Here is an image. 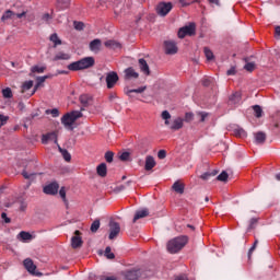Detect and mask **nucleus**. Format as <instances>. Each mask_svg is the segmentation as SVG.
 <instances>
[{"label":"nucleus","instance_id":"nucleus-1","mask_svg":"<svg viewBox=\"0 0 280 280\" xmlns=\"http://www.w3.org/2000/svg\"><path fill=\"white\" fill-rule=\"evenodd\" d=\"M162 119H164L165 126L170 128V130H173V132H176V130H180L185 124V119L182 117H177L173 119L171 122L170 119H172V114H170L168 110H163L161 115Z\"/></svg>","mask_w":280,"mask_h":280},{"label":"nucleus","instance_id":"nucleus-2","mask_svg":"<svg viewBox=\"0 0 280 280\" xmlns=\"http://www.w3.org/2000/svg\"><path fill=\"white\" fill-rule=\"evenodd\" d=\"M95 65V58L93 57H85L78 61H73L68 65L69 71H82L84 69H91Z\"/></svg>","mask_w":280,"mask_h":280},{"label":"nucleus","instance_id":"nucleus-3","mask_svg":"<svg viewBox=\"0 0 280 280\" xmlns=\"http://www.w3.org/2000/svg\"><path fill=\"white\" fill-rule=\"evenodd\" d=\"M80 117H82V112L72 110L61 117V124L66 130H73L75 128L73 127V124H75Z\"/></svg>","mask_w":280,"mask_h":280},{"label":"nucleus","instance_id":"nucleus-4","mask_svg":"<svg viewBox=\"0 0 280 280\" xmlns=\"http://www.w3.org/2000/svg\"><path fill=\"white\" fill-rule=\"evenodd\" d=\"M187 244V236H178L173 240H171L167 243V250L172 255L178 253V250H182L185 248V245Z\"/></svg>","mask_w":280,"mask_h":280},{"label":"nucleus","instance_id":"nucleus-5","mask_svg":"<svg viewBox=\"0 0 280 280\" xmlns=\"http://www.w3.org/2000/svg\"><path fill=\"white\" fill-rule=\"evenodd\" d=\"M196 34V23L191 22L189 25L183 26L178 30V38H185V36H194Z\"/></svg>","mask_w":280,"mask_h":280},{"label":"nucleus","instance_id":"nucleus-6","mask_svg":"<svg viewBox=\"0 0 280 280\" xmlns=\"http://www.w3.org/2000/svg\"><path fill=\"white\" fill-rule=\"evenodd\" d=\"M172 8H174V5H172V2H160L156 5L155 10L159 16H167V14L172 12Z\"/></svg>","mask_w":280,"mask_h":280},{"label":"nucleus","instance_id":"nucleus-7","mask_svg":"<svg viewBox=\"0 0 280 280\" xmlns=\"http://www.w3.org/2000/svg\"><path fill=\"white\" fill-rule=\"evenodd\" d=\"M164 51L167 56H174V54H178V47L176 46V42L174 40H165L164 42Z\"/></svg>","mask_w":280,"mask_h":280},{"label":"nucleus","instance_id":"nucleus-8","mask_svg":"<svg viewBox=\"0 0 280 280\" xmlns=\"http://www.w3.org/2000/svg\"><path fill=\"white\" fill-rule=\"evenodd\" d=\"M122 277L126 280H137L141 277V269H128L122 271Z\"/></svg>","mask_w":280,"mask_h":280},{"label":"nucleus","instance_id":"nucleus-9","mask_svg":"<svg viewBox=\"0 0 280 280\" xmlns=\"http://www.w3.org/2000/svg\"><path fill=\"white\" fill-rule=\"evenodd\" d=\"M117 82H119V75L117 74V72L112 71L107 73L106 75L107 89H113L117 84Z\"/></svg>","mask_w":280,"mask_h":280},{"label":"nucleus","instance_id":"nucleus-10","mask_svg":"<svg viewBox=\"0 0 280 280\" xmlns=\"http://www.w3.org/2000/svg\"><path fill=\"white\" fill-rule=\"evenodd\" d=\"M58 189H60V186L58 185V183L52 182L48 185H46L43 188L44 194H46L47 196H56V194H58Z\"/></svg>","mask_w":280,"mask_h":280},{"label":"nucleus","instance_id":"nucleus-11","mask_svg":"<svg viewBox=\"0 0 280 280\" xmlns=\"http://www.w3.org/2000/svg\"><path fill=\"white\" fill-rule=\"evenodd\" d=\"M49 141H54V143L58 144V135L56 131L42 135V143L44 145H47Z\"/></svg>","mask_w":280,"mask_h":280},{"label":"nucleus","instance_id":"nucleus-12","mask_svg":"<svg viewBox=\"0 0 280 280\" xmlns=\"http://www.w3.org/2000/svg\"><path fill=\"white\" fill-rule=\"evenodd\" d=\"M121 231V226H119V223L117 222H110L109 223V240H115L117 235H119Z\"/></svg>","mask_w":280,"mask_h":280},{"label":"nucleus","instance_id":"nucleus-13","mask_svg":"<svg viewBox=\"0 0 280 280\" xmlns=\"http://www.w3.org/2000/svg\"><path fill=\"white\" fill-rule=\"evenodd\" d=\"M229 104L230 106H240V104H242V93L234 92L232 95H230Z\"/></svg>","mask_w":280,"mask_h":280},{"label":"nucleus","instance_id":"nucleus-14","mask_svg":"<svg viewBox=\"0 0 280 280\" xmlns=\"http://www.w3.org/2000/svg\"><path fill=\"white\" fill-rule=\"evenodd\" d=\"M139 78V72L135 71V68L129 67L125 69V80H137Z\"/></svg>","mask_w":280,"mask_h":280},{"label":"nucleus","instance_id":"nucleus-15","mask_svg":"<svg viewBox=\"0 0 280 280\" xmlns=\"http://www.w3.org/2000/svg\"><path fill=\"white\" fill-rule=\"evenodd\" d=\"M24 268L30 272L31 275H36V265H34V261L30 258L24 259Z\"/></svg>","mask_w":280,"mask_h":280},{"label":"nucleus","instance_id":"nucleus-16","mask_svg":"<svg viewBox=\"0 0 280 280\" xmlns=\"http://www.w3.org/2000/svg\"><path fill=\"white\" fill-rule=\"evenodd\" d=\"M154 167H156V161H154V158L152 155L147 156L144 170L150 172V170H154Z\"/></svg>","mask_w":280,"mask_h":280},{"label":"nucleus","instance_id":"nucleus-17","mask_svg":"<svg viewBox=\"0 0 280 280\" xmlns=\"http://www.w3.org/2000/svg\"><path fill=\"white\" fill-rule=\"evenodd\" d=\"M102 49V39H94L90 43V51L97 54Z\"/></svg>","mask_w":280,"mask_h":280},{"label":"nucleus","instance_id":"nucleus-18","mask_svg":"<svg viewBox=\"0 0 280 280\" xmlns=\"http://www.w3.org/2000/svg\"><path fill=\"white\" fill-rule=\"evenodd\" d=\"M139 68L144 73V75H150V66H148V61L145 59L141 58L138 61Z\"/></svg>","mask_w":280,"mask_h":280},{"label":"nucleus","instance_id":"nucleus-19","mask_svg":"<svg viewBox=\"0 0 280 280\" xmlns=\"http://www.w3.org/2000/svg\"><path fill=\"white\" fill-rule=\"evenodd\" d=\"M96 173L98 176H101L102 178L106 177V174L108 173V168L106 166V163H101L97 167H96Z\"/></svg>","mask_w":280,"mask_h":280},{"label":"nucleus","instance_id":"nucleus-20","mask_svg":"<svg viewBox=\"0 0 280 280\" xmlns=\"http://www.w3.org/2000/svg\"><path fill=\"white\" fill-rule=\"evenodd\" d=\"M16 238L20 241V242H30V240H32V234L30 232H25V231H21Z\"/></svg>","mask_w":280,"mask_h":280},{"label":"nucleus","instance_id":"nucleus-21","mask_svg":"<svg viewBox=\"0 0 280 280\" xmlns=\"http://www.w3.org/2000/svg\"><path fill=\"white\" fill-rule=\"evenodd\" d=\"M148 215H150L148 209L138 210L133 217V222H137V220H141V218H148Z\"/></svg>","mask_w":280,"mask_h":280},{"label":"nucleus","instance_id":"nucleus-22","mask_svg":"<svg viewBox=\"0 0 280 280\" xmlns=\"http://www.w3.org/2000/svg\"><path fill=\"white\" fill-rule=\"evenodd\" d=\"M176 194H185V185L180 182H175L172 186Z\"/></svg>","mask_w":280,"mask_h":280},{"label":"nucleus","instance_id":"nucleus-23","mask_svg":"<svg viewBox=\"0 0 280 280\" xmlns=\"http://www.w3.org/2000/svg\"><path fill=\"white\" fill-rule=\"evenodd\" d=\"M71 5V0H57V8L59 10H67Z\"/></svg>","mask_w":280,"mask_h":280},{"label":"nucleus","instance_id":"nucleus-24","mask_svg":"<svg viewBox=\"0 0 280 280\" xmlns=\"http://www.w3.org/2000/svg\"><path fill=\"white\" fill-rule=\"evenodd\" d=\"M71 246L72 248H80V246H82V237L73 236L71 238Z\"/></svg>","mask_w":280,"mask_h":280},{"label":"nucleus","instance_id":"nucleus-25","mask_svg":"<svg viewBox=\"0 0 280 280\" xmlns=\"http://www.w3.org/2000/svg\"><path fill=\"white\" fill-rule=\"evenodd\" d=\"M42 23H45L46 25H51V21H54V15L49 13H44L40 19Z\"/></svg>","mask_w":280,"mask_h":280},{"label":"nucleus","instance_id":"nucleus-26","mask_svg":"<svg viewBox=\"0 0 280 280\" xmlns=\"http://www.w3.org/2000/svg\"><path fill=\"white\" fill-rule=\"evenodd\" d=\"M71 55L67 54V52H58L55 57L54 60L58 61V60H70Z\"/></svg>","mask_w":280,"mask_h":280},{"label":"nucleus","instance_id":"nucleus-27","mask_svg":"<svg viewBox=\"0 0 280 280\" xmlns=\"http://www.w3.org/2000/svg\"><path fill=\"white\" fill-rule=\"evenodd\" d=\"M58 148H59V152L63 156L65 161H67V163H69L71 161V153H69V151L67 149L60 148V145H58Z\"/></svg>","mask_w":280,"mask_h":280},{"label":"nucleus","instance_id":"nucleus-28","mask_svg":"<svg viewBox=\"0 0 280 280\" xmlns=\"http://www.w3.org/2000/svg\"><path fill=\"white\" fill-rule=\"evenodd\" d=\"M144 91H145V86H141L138 89L128 90L126 92V95H128V97H135V95H132V93H143Z\"/></svg>","mask_w":280,"mask_h":280},{"label":"nucleus","instance_id":"nucleus-29","mask_svg":"<svg viewBox=\"0 0 280 280\" xmlns=\"http://www.w3.org/2000/svg\"><path fill=\"white\" fill-rule=\"evenodd\" d=\"M50 42L54 43L55 47H58V45H62V40L58 37V34L54 33L49 37Z\"/></svg>","mask_w":280,"mask_h":280},{"label":"nucleus","instance_id":"nucleus-30","mask_svg":"<svg viewBox=\"0 0 280 280\" xmlns=\"http://www.w3.org/2000/svg\"><path fill=\"white\" fill-rule=\"evenodd\" d=\"M256 143H264L266 141V133L259 131L255 135Z\"/></svg>","mask_w":280,"mask_h":280},{"label":"nucleus","instance_id":"nucleus-31","mask_svg":"<svg viewBox=\"0 0 280 280\" xmlns=\"http://www.w3.org/2000/svg\"><path fill=\"white\" fill-rule=\"evenodd\" d=\"M234 135L235 137H241V139H244V137H246V130H244V128L236 127L234 129Z\"/></svg>","mask_w":280,"mask_h":280},{"label":"nucleus","instance_id":"nucleus-32","mask_svg":"<svg viewBox=\"0 0 280 280\" xmlns=\"http://www.w3.org/2000/svg\"><path fill=\"white\" fill-rule=\"evenodd\" d=\"M253 110H254L255 117H257L258 119L259 117H261V115H264V109H261V106L259 105H254Z\"/></svg>","mask_w":280,"mask_h":280},{"label":"nucleus","instance_id":"nucleus-33","mask_svg":"<svg viewBox=\"0 0 280 280\" xmlns=\"http://www.w3.org/2000/svg\"><path fill=\"white\" fill-rule=\"evenodd\" d=\"M217 180H220L221 183H226L229 180V173H226V171H223L217 176Z\"/></svg>","mask_w":280,"mask_h":280},{"label":"nucleus","instance_id":"nucleus-34","mask_svg":"<svg viewBox=\"0 0 280 280\" xmlns=\"http://www.w3.org/2000/svg\"><path fill=\"white\" fill-rule=\"evenodd\" d=\"M105 47H109L110 49H115L117 47H120V45H119V43H117L113 39H109V40L105 42Z\"/></svg>","mask_w":280,"mask_h":280},{"label":"nucleus","instance_id":"nucleus-35","mask_svg":"<svg viewBox=\"0 0 280 280\" xmlns=\"http://www.w3.org/2000/svg\"><path fill=\"white\" fill-rule=\"evenodd\" d=\"M90 229L92 233H97L100 230V219L94 220Z\"/></svg>","mask_w":280,"mask_h":280},{"label":"nucleus","instance_id":"nucleus-36","mask_svg":"<svg viewBox=\"0 0 280 280\" xmlns=\"http://www.w3.org/2000/svg\"><path fill=\"white\" fill-rule=\"evenodd\" d=\"M2 96L5 98V100H10L12 97V89L10 88H5L2 90Z\"/></svg>","mask_w":280,"mask_h":280},{"label":"nucleus","instance_id":"nucleus-37","mask_svg":"<svg viewBox=\"0 0 280 280\" xmlns=\"http://www.w3.org/2000/svg\"><path fill=\"white\" fill-rule=\"evenodd\" d=\"M203 54H205L207 60H213V51H211V49H209V47L203 48Z\"/></svg>","mask_w":280,"mask_h":280},{"label":"nucleus","instance_id":"nucleus-38","mask_svg":"<svg viewBox=\"0 0 280 280\" xmlns=\"http://www.w3.org/2000/svg\"><path fill=\"white\" fill-rule=\"evenodd\" d=\"M113 159H115V153L113 151H107L105 153L106 163H113Z\"/></svg>","mask_w":280,"mask_h":280},{"label":"nucleus","instance_id":"nucleus-39","mask_svg":"<svg viewBox=\"0 0 280 280\" xmlns=\"http://www.w3.org/2000/svg\"><path fill=\"white\" fill-rule=\"evenodd\" d=\"M14 16V12L12 10H7L1 16V21H8V19H12Z\"/></svg>","mask_w":280,"mask_h":280},{"label":"nucleus","instance_id":"nucleus-40","mask_svg":"<svg viewBox=\"0 0 280 280\" xmlns=\"http://www.w3.org/2000/svg\"><path fill=\"white\" fill-rule=\"evenodd\" d=\"M46 115H51L52 117H60V110H58V108L46 109Z\"/></svg>","mask_w":280,"mask_h":280},{"label":"nucleus","instance_id":"nucleus-41","mask_svg":"<svg viewBox=\"0 0 280 280\" xmlns=\"http://www.w3.org/2000/svg\"><path fill=\"white\" fill-rule=\"evenodd\" d=\"M218 174V171L212 172H206L201 175L202 180H209L210 176H215Z\"/></svg>","mask_w":280,"mask_h":280},{"label":"nucleus","instance_id":"nucleus-42","mask_svg":"<svg viewBox=\"0 0 280 280\" xmlns=\"http://www.w3.org/2000/svg\"><path fill=\"white\" fill-rule=\"evenodd\" d=\"M90 101H91V97H89V95L86 94H82L80 96V102L83 106H88Z\"/></svg>","mask_w":280,"mask_h":280},{"label":"nucleus","instance_id":"nucleus-43","mask_svg":"<svg viewBox=\"0 0 280 280\" xmlns=\"http://www.w3.org/2000/svg\"><path fill=\"white\" fill-rule=\"evenodd\" d=\"M105 257L107 259H115V254L112 252L109 246L105 248Z\"/></svg>","mask_w":280,"mask_h":280},{"label":"nucleus","instance_id":"nucleus-44","mask_svg":"<svg viewBox=\"0 0 280 280\" xmlns=\"http://www.w3.org/2000/svg\"><path fill=\"white\" fill-rule=\"evenodd\" d=\"M32 73H45V67L34 66L31 69Z\"/></svg>","mask_w":280,"mask_h":280},{"label":"nucleus","instance_id":"nucleus-45","mask_svg":"<svg viewBox=\"0 0 280 280\" xmlns=\"http://www.w3.org/2000/svg\"><path fill=\"white\" fill-rule=\"evenodd\" d=\"M9 119H10L9 116L0 114V128H2V126H5L8 124Z\"/></svg>","mask_w":280,"mask_h":280},{"label":"nucleus","instance_id":"nucleus-46","mask_svg":"<svg viewBox=\"0 0 280 280\" xmlns=\"http://www.w3.org/2000/svg\"><path fill=\"white\" fill-rule=\"evenodd\" d=\"M73 25L74 30H77L78 32H82V30H84V24L82 22L74 21Z\"/></svg>","mask_w":280,"mask_h":280},{"label":"nucleus","instance_id":"nucleus-47","mask_svg":"<svg viewBox=\"0 0 280 280\" xmlns=\"http://www.w3.org/2000/svg\"><path fill=\"white\" fill-rule=\"evenodd\" d=\"M59 196L60 198H62L63 202H67V190L65 189V187L60 188Z\"/></svg>","mask_w":280,"mask_h":280},{"label":"nucleus","instance_id":"nucleus-48","mask_svg":"<svg viewBox=\"0 0 280 280\" xmlns=\"http://www.w3.org/2000/svg\"><path fill=\"white\" fill-rule=\"evenodd\" d=\"M32 86H34V81H26L23 83L24 91H30V89H32Z\"/></svg>","mask_w":280,"mask_h":280},{"label":"nucleus","instance_id":"nucleus-49","mask_svg":"<svg viewBox=\"0 0 280 280\" xmlns=\"http://www.w3.org/2000/svg\"><path fill=\"white\" fill-rule=\"evenodd\" d=\"M244 69L246 71H255V62H247L245 66H244Z\"/></svg>","mask_w":280,"mask_h":280},{"label":"nucleus","instance_id":"nucleus-50","mask_svg":"<svg viewBox=\"0 0 280 280\" xmlns=\"http://www.w3.org/2000/svg\"><path fill=\"white\" fill-rule=\"evenodd\" d=\"M203 86H211V82H213V79L211 77L202 79Z\"/></svg>","mask_w":280,"mask_h":280},{"label":"nucleus","instance_id":"nucleus-51","mask_svg":"<svg viewBox=\"0 0 280 280\" xmlns=\"http://www.w3.org/2000/svg\"><path fill=\"white\" fill-rule=\"evenodd\" d=\"M255 224H257V219H255V218L250 219L247 231H253V229H255Z\"/></svg>","mask_w":280,"mask_h":280},{"label":"nucleus","instance_id":"nucleus-52","mask_svg":"<svg viewBox=\"0 0 280 280\" xmlns=\"http://www.w3.org/2000/svg\"><path fill=\"white\" fill-rule=\"evenodd\" d=\"M120 161H128L130 159V153L129 152H122L119 155Z\"/></svg>","mask_w":280,"mask_h":280},{"label":"nucleus","instance_id":"nucleus-53","mask_svg":"<svg viewBox=\"0 0 280 280\" xmlns=\"http://www.w3.org/2000/svg\"><path fill=\"white\" fill-rule=\"evenodd\" d=\"M1 218L4 221V224H10V222H12V220L8 217V213H5V212L1 213Z\"/></svg>","mask_w":280,"mask_h":280},{"label":"nucleus","instance_id":"nucleus-54","mask_svg":"<svg viewBox=\"0 0 280 280\" xmlns=\"http://www.w3.org/2000/svg\"><path fill=\"white\" fill-rule=\"evenodd\" d=\"M22 176L24 178H26V180H30V178H32V176H34V173H27V171H23Z\"/></svg>","mask_w":280,"mask_h":280},{"label":"nucleus","instance_id":"nucleus-55","mask_svg":"<svg viewBox=\"0 0 280 280\" xmlns=\"http://www.w3.org/2000/svg\"><path fill=\"white\" fill-rule=\"evenodd\" d=\"M165 156H167V152H165V150H160L158 152V158L159 159L163 160V159H165Z\"/></svg>","mask_w":280,"mask_h":280},{"label":"nucleus","instance_id":"nucleus-56","mask_svg":"<svg viewBox=\"0 0 280 280\" xmlns=\"http://www.w3.org/2000/svg\"><path fill=\"white\" fill-rule=\"evenodd\" d=\"M194 119V113L185 114V121H191Z\"/></svg>","mask_w":280,"mask_h":280},{"label":"nucleus","instance_id":"nucleus-57","mask_svg":"<svg viewBox=\"0 0 280 280\" xmlns=\"http://www.w3.org/2000/svg\"><path fill=\"white\" fill-rule=\"evenodd\" d=\"M200 117H201V121H205V119H207V117H209V113L201 112Z\"/></svg>","mask_w":280,"mask_h":280},{"label":"nucleus","instance_id":"nucleus-58","mask_svg":"<svg viewBox=\"0 0 280 280\" xmlns=\"http://www.w3.org/2000/svg\"><path fill=\"white\" fill-rule=\"evenodd\" d=\"M179 3L183 5V8H187V5H191V2H187V0H179Z\"/></svg>","mask_w":280,"mask_h":280},{"label":"nucleus","instance_id":"nucleus-59","mask_svg":"<svg viewBox=\"0 0 280 280\" xmlns=\"http://www.w3.org/2000/svg\"><path fill=\"white\" fill-rule=\"evenodd\" d=\"M45 80H47V75L38 77V78H37L38 84H43V82H45Z\"/></svg>","mask_w":280,"mask_h":280},{"label":"nucleus","instance_id":"nucleus-60","mask_svg":"<svg viewBox=\"0 0 280 280\" xmlns=\"http://www.w3.org/2000/svg\"><path fill=\"white\" fill-rule=\"evenodd\" d=\"M175 280H189V279H187V276L182 275V276H177V277L175 278Z\"/></svg>","mask_w":280,"mask_h":280},{"label":"nucleus","instance_id":"nucleus-61","mask_svg":"<svg viewBox=\"0 0 280 280\" xmlns=\"http://www.w3.org/2000/svg\"><path fill=\"white\" fill-rule=\"evenodd\" d=\"M209 3L214 4V5H220V0H208Z\"/></svg>","mask_w":280,"mask_h":280},{"label":"nucleus","instance_id":"nucleus-62","mask_svg":"<svg viewBox=\"0 0 280 280\" xmlns=\"http://www.w3.org/2000/svg\"><path fill=\"white\" fill-rule=\"evenodd\" d=\"M27 14V12L23 11L22 13H18L16 16L18 19H23V16H25Z\"/></svg>","mask_w":280,"mask_h":280},{"label":"nucleus","instance_id":"nucleus-63","mask_svg":"<svg viewBox=\"0 0 280 280\" xmlns=\"http://www.w3.org/2000/svg\"><path fill=\"white\" fill-rule=\"evenodd\" d=\"M255 250V246H252L248 250V257L253 255V252Z\"/></svg>","mask_w":280,"mask_h":280},{"label":"nucleus","instance_id":"nucleus-64","mask_svg":"<svg viewBox=\"0 0 280 280\" xmlns=\"http://www.w3.org/2000/svg\"><path fill=\"white\" fill-rule=\"evenodd\" d=\"M276 34H277L278 36H280V26H277V27H276Z\"/></svg>","mask_w":280,"mask_h":280}]
</instances>
